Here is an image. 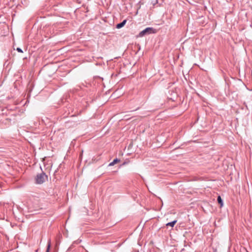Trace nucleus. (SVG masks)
<instances>
[{
    "label": "nucleus",
    "instance_id": "nucleus-1",
    "mask_svg": "<svg viewBox=\"0 0 252 252\" xmlns=\"http://www.w3.org/2000/svg\"><path fill=\"white\" fill-rule=\"evenodd\" d=\"M48 176L46 175V174L42 172L40 174H37L35 177V183L37 184H41L45 182L46 180H47Z\"/></svg>",
    "mask_w": 252,
    "mask_h": 252
},
{
    "label": "nucleus",
    "instance_id": "nucleus-8",
    "mask_svg": "<svg viewBox=\"0 0 252 252\" xmlns=\"http://www.w3.org/2000/svg\"><path fill=\"white\" fill-rule=\"evenodd\" d=\"M157 3H158V0H154L152 1V4L154 6H155Z\"/></svg>",
    "mask_w": 252,
    "mask_h": 252
},
{
    "label": "nucleus",
    "instance_id": "nucleus-5",
    "mask_svg": "<svg viewBox=\"0 0 252 252\" xmlns=\"http://www.w3.org/2000/svg\"><path fill=\"white\" fill-rule=\"evenodd\" d=\"M177 221V220H173L172 221H171V222H168L167 223H166V225L167 226H171L172 227L174 226V225L176 224Z\"/></svg>",
    "mask_w": 252,
    "mask_h": 252
},
{
    "label": "nucleus",
    "instance_id": "nucleus-4",
    "mask_svg": "<svg viewBox=\"0 0 252 252\" xmlns=\"http://www.w3.org/2000/svg\"><path fill=\"white\" fill-rule=\"evenodd\" d=\"M120 161V159H118L117 158H116L115 159H114L113 161H112L111 162H110L108 166H113L115 164L119 162Z\"/></svg>",
    "mask_w": 252,
    "mask_h": 252
},
{
    "label": "nucleus",
    "instance_id": "nucleus-2",
    "mask_svg": "<svg viewBox=\"0 0 252 252\" xmlns=\"http://www.w3.org/2000/svg\"><path fill=\"white\" fill-rule=\"evenodd\" d=\"M154 29L153 28L148 27L144 30L140 32L139 33L138 36L139 37H143L145 35L149 34L154 32Z\"/></svg>",
    "mask_w": 252,
    "mask_h": 252
},
{
    "label": "nucleus",
    "instance_id": "nucleus-10",
    "mask_svg": "<svg viewBox=\"0 0 252 252\" xmlns=\"http://www.w3.org/2000/svg\"><path fill=\"white\" fill-rule=\"evenodd\" d=\"M126 164V162H124V163H123V165H124V164Z\"/></svg>",
    "mask_w": 252,
    "mask_h": 252
},
{
    "label": "nucleus",
    "instance_id": "nucleus-9",
    "mask_svg": "<svg viewBox=\"0 0 252 252\" xmlns=\"http://www.w3.org/2000/svg\"><path fill=\"white\" fill-rule=\"evenodd\" d=\"M16 50L20 53H23V50L19 47L17 48Z\"/></svg>",
    "mask_w": 252,
    "mask_h": 252
},
{
    "label": "nucleus",
    "instance_id": "nucleus-3",
    "mask_svg": "<svg viewBox=\"0 0 252 252\" xmlns=\"http://www.w3.org/2000/svg\"><path fill=\"white\" fill-rule=\"evenodd\" d=\"M126 20H123L121 23L118 24L116 25V28L121 29L123 27L126 23Z\"/></svg>",
    "mask_w": 252,
    "mask_h": 252
},
{
    "label": "nucleus",
    "instance_id": "nucleus-7",
    "mask_svg": "<svg viewBox=\"0 0 252 252\" xmlns=\"http://www.w3.org/2000/svg\"><path fill=\"white\" fill-rule=\"evenodd\" d=\"M51 246V241L50 239L48 241L47 248L46 252H49Z\"/></svg>",
    "mask_w": 252,
    "mask_h": 252
},
{
    "label": "nucleus",
    "instance_id": "nucleus-6",
    "mask_svg": "<svg viewBox=\"0 0 252 252\" xmlns=\"http://www.w3.org/2000/svg\"><path fill=\"white\" fill-rule=\"evenodd\" d=\"M217 201L218 203L220 205V207H222L223 206V200L221 199L220 196H218Z\"/></svg>",
    "mask_w": 252,
    "mask_h": 252
}]
</instances>
